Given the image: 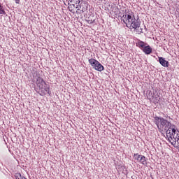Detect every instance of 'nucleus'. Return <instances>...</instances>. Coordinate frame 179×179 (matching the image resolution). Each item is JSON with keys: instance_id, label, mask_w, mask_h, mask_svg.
Wrapping results in <instances>:
<instances>
[{"instance_id": "obj_10", "label": "nucleus", "mask_w": 179, "mask_h": 179, "mask_svg": "<svg viewBox=\"0 0 179 179\" xmlns=\"http://www.w3.org/2000/svg\"><path fill=\"white\" fill-rule=\"evenodd\" d=\"M15 179H27L25 177L22 176V174L20 173H15Z\"/></svg>"}, {"instance_id": "obj_8", "label": "nucleus", "mask_w": 179, "mask_h": 179, "mask_svg": "<svg viewBox=\"0 0 179 179\" xmlns=\"http://www.w3.org/2000/svg\"><path fill=\"white\" fill-rule=\"evenodd\" d=\"M137 45H138V47H139V48H141L143 50V48H145L146 47V45H148V43H145V42H143L142 41H138L137 43Z\"/></svg>"}, {"instance_id": "obj_2", "label": "nucleus", "mask_w": 179, "mask_h": 179, "mask_svg": "<svg viewBox=\"0 0 179 179\" xmlns=\"http://www.w3.org/2000/svg\"><path fill=\"white\" fill-rule=\"evenodd\" d=\"M36 85L41 90L39 92L40 96H45L47 93H49L50 86L47 85V83L41 77L38 76L36 78Z\"/></svg>"}, {"instance_id": "obj_1", "label": "nucleus", "mask_w": 179, "mask_h": 179, "mask_svg": "<svg viewBox=\"0 0 179 179\" xmlns=\"http://www.w3.org/2000/svg\"><path fill=\"white\" fill-rule=\"evenodd\" d=\"M121 20L125 23L127 27H131L136 30L137 34H142L143 29L141 28V21L139 19L135 18V15L132 13L124 14L122 16Z\"/></svg>"}, {"instance_id": "obj_5", "label": "nucleus", "mask_w": 179, "mask_h": 179, "mask_svg": "<svg viewBox=\"0 0 179 179\" xmlns=\"http://www.w3.org/2000/svg\"><path fill=\"white\" fill-rule=\"evenodd\" d=\"M159 62L164 68H169V61L166 60L164 57H159Z\"/></svg>"}, {"instance_id": "obj_7", "label": "nucleus", "mask_w": 179, "mask_h": 179, "mask_svg": "<svg viewBox=\"0 0 179 179\" xmlns=\"http://www.w3.org/2000/svg\"><path fill=\"white\" fill-rule=\"evenodd\" d=\"M143 51L146 54V55H149V54H152V48L150 45H147L145 48H143Z\"/></svg>"}, {"instance_id": "obj_6", "label": "nucleus", "mask_w": 179, "mask_h": 179, "mask_svg": "<svg viewBox=\"0 0 179 179\" xmlns=\"http://www.w3.org/2000/svg\"><path fill=\"white\" fill-rule=\"evenodd\" d=\"M76 8L78 9H81L83 12H85V10H87V6H86V3H85V2L80 3H80L77 4Z\"/></svg>"}, {"instance_id": "obj_13", "label": "nucleus", "mask_w": 179, "mask_h": 179, "mask_svg": "<svg viewBox=\"0 0 179 179\" xmlns=\"http://www.w3.org/2000/svg\"><path fill=\"white\" fill-rule=\"evenodd\" d=\"M15 1H18V0H15Z\"/></svg>"}, {"instance_id": "obj_4", "label": "nucleus", "mask_w": 179, "mask_h": 179, "mask_svg": "<svg viewBox=\"0 0 179 179\" xmlns=\"http://www.w3.org/2000/svg\"><path fill=\"white\" fill-rule=\"evenodd\" d=\"M135 160H137L138 163H141L143 166L148 164V159L143 155H139V154H134Z\"/></svg>"}, {"instance_id": "obj_3", "label": "nucleus", "mask_w": 179, "mask_h": 179, "mask_svg": "<svg viewBox=\"0 0 179 179\" xmlns=\"http://www.w3.org/2000/svg\"><path fill=\"white\" fill-rule=\"evenodd\" d=\"M88 62L95 71H98V72H102V71H104V66L95 59H90Z\"/></svg>"}, {"instance_id": "obj_12", "label": "nucleus", "mask_w": 179, "mask_h": 179, "mask_svg": "<svg viewBox=\"0 0 179 179\" xmlns=\"http://www.w3.org/2000/svg\"><path fill=\"white\" fill-rule=\"evenodd\" d=\"M150 93H152V92H150L149 94H150Z\"/></svg>"}, {"instance_id": "obj_9", "label": "nucleus", "mask_w": 179, "mask_h": 179, "mask_svg": "<svg viewBox=\"0 0 179 179\" xmlns=\"http://www.w3.org/2000/svg\"><path fill=\"white\" fill-rule=\"evenodd\" d=\"M70 3H73V5H79L80 3V0H69Z\"/></svg>"}, {"instance_id": "obj_11", "label": "nucleus", "mask_w": 179, "mask_h": 179, "mask_svg": "<svg viewBox=\"0 0 179 179\" xmlns=\"http://www.w3.org/2000/svg\"><path fill=\"white\" fill-rule=\"evenodd\" d=\"M73 8H75V4H70L69 6V9L70 10V12H73Z\"/></svg>"}]
</instances>
